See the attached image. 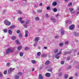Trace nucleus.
<instances>
[{"instance_id": "nucleus-58", "label": "nucleus", "mask_w": 79, "mask_h": 79, "mask_svg": "<svg viewBox=\"0 0 79 79\" xmlns=\"http://www.w3.org/2000/svg\"><path fill=\"white\" fill-rule=\"evenodd\" d=\"M69 60V57H68L67 58V60Z\"/></svg>"}, {"instance_id": "nucleus-57", "label": "nucleus", "mask_w": 79, "mask_h": 79, "mask_svg": "<svg viewBox=\"0 0 79 79\" xmlns=\"http://www.w3.org/2000/svg\"><path fill=\"white\" fill-rule=\"evenodd\" d=\"M29 24V21H27L26 22V24Z\"/></svg>"}, {"instance_id": "nucleus-18", "label": "nucleus", "mask_w": 79, "mask_h": 79, "mask_svg": "<svg viewBox=\"0 0 79 79\" xmlns=\"http://www.w3.org/2000/svg\"><path fill=\"white\" fill-rule=\"evenodd\" d=\"M31 63L33 64H35V63H36V61L34 60H31Z\"/></svg>"}, {"instance_id": "nucleus-12", "label": "nucleus", "mask_w": 79, "mask_h": 79, "mask_svg": "<svg viewBox=\"0 0 79 79\" xmlns=\"http://www.w3.org/2000/svg\"><path fill=\"white\" fill-rule=\"evenodd\" d=\"M65 23L66 24H71V21H69V20H66L65 21Z\"/></svg>"}, {"instance_id": "nucleus-47", "label": "nucleus", "mask_w": 79, "mask_h": 79, "mask_svg": "<svg viewBox=\"0 0 79 79\" xmlns=\"http://www.w3.org/2000/svg\"><path fill=\"white\" fill-rule=\"evenodd\" d=\"M19 32H20V31L19 30H18L17 31V34H19Z\"/></svg>"}, {"instance_id": "nucleus-20", "label": "nucleus", "mask_w": 79, "mask_h": 79, "mask_svg": "<svg viewBox=\"0 0 79 79\" xmlns=\"http://www.w3.org/2000/svg\"><path fill=\"white\" fill-rule=\"evenodd\" d=\"M14 27H15V25L11 26L10 27V29H12V28H14Z\"/></svg>"}, {"instance_id": "nucleus-62", "label": "nucleus", "mask_w": 79, "mask_h": 79, "mask_svg": "<svg viewBox=\"0 0 79 79\" xmlns=\"http://www.w3.org/2000/svg\"><path fill=\"white\" fill-rule=\"evenodd\" d=\"M75 75H76L77 76V73H75Z\"/></svg>"}, {"instance_id": "nucleus-56", "label": "nucleus", "mask_w": 79, "mask_h": 79, "mask_svg": "<svg viewBox=\"0 0 79 79\" xmlns=\"http://www.w3.org/2000/svg\"><path fill=\"white\" fill-rule=\"evenodd\" d=\"M71 66H69V69H71Z\"/></svg>"}, {"instance_id": "nucleus-25", "label": "nucleus", "mask_w": 79, "mask_h": 79, "mask_svg": "<svg viewBox=\"0 0 79 79\" xmlns=\"http://www.w3.org/2000/svg\"><path fill=\"white\" fill-rule=\"evenodd\" d=\"M45 16L46 18H49V16L48 15V14H46L45 15Z\"/></svg>"}, {"instance_id": "nucleus-6", "label": "nucleus", "mask_w": 79, "mask_h": 79, "mask_svg": "<svg viewBox=\"0 0 79 79\" xmlns=\"http://www.w3.org/2000/svg\"><path fill=\"white\" fill-rule=\"evenodd\" d=\"M74 28V25H72L70 26L69 27V29L70 30H72V29H73Z\"/></svg>"}, {"instance_id": "nucleus-59", "label": "nucleus", "mask_w": 79, "mask_h": 79, "mask_svg": "<svg viewBox=\"0 0 79 79\" xmlns=\"http://www.w3.org/2000/svg\"><path fill=\"white\" fill-rule=\"evenodd\" d=\"M69 79H73V77H71L70 78H69Z\"/></svg>"}, {"instance_id": "nucleus-27", "label": "nucleus", "mask_w": 79, "mask_h": 79, "mask_svg": "<svg viewBox=\"0 0 79 79\" xmlns=\"http://www.w3.org/2000/svg\"><path fill=\"white\" fill-rule=\"evenodd\" d=\"M42 11V10H37V12L38 13H41Z\"/></svg>"}, {"instance_id": "nucleus-37", "label": "nucleus", "mask_w": 79, "mask_h": 79, "mask_svg": "<svg viewBox=\"0 0 79 79\" xmlns=\"http://www.w3.org/2000/svg\"><path fill=\"white\" fill-rule=\"evenodd\" d=\"M48 71H50V72H52V69H49L48 70Z\"/></svg>"}, {"instance_id": "nucleus-28", "label": "nucleus", "mask_w": 79, "mask_h": 79, "mask_svg": "<svg viewBox=\"0 0 79 79\" xmlns=\"http://www.w3.org/2000/svg\"><path fill=\"white\" fill-rule=\"evenodd\" d=\"M72 5V3L70 2L68 4V6H71Z\"/></svg>"}, {"instance_id": "nucleus-53", "label": "nucleus", "mask_w": 79, "mask_h": 79, "mask_svg": "<svg viewBox=\"0 0 79 79\" xmlns=\"http://www.w3.org/2000/svg\"><path fill=\"white\" fill-rule=\"evenodd\" d=\"M42 5V3H41L39 4V6H41Z\"/></svg>"}, {"instance_id": "nucleus-45", "label": "nucleus", "mask_w": 79, "mask_h": 79, "mask_svg": "<svg viewBox=\"0 0 79 79\" xmlns=\"http://www.w3.org/2000/svg\"><path fill=\"white\" fill-rule=\"evenodd\" d=\"M64 34V31H61V35H63Z\"/></svg>"}, {"instance_id": "nucleus-43", "label": "nucleus", "mask_w": 79, "mask_h": 79, "mask_svg": "<svg viewBox=\"0 0 79 79\" xmlns=\"http://www.w3.org/2000/svg\"><path fill=\"white\" fill-rule=\"evenodd\" d=\"M63 45V43H61L59 45L60 47H61Z\"/></svg>"}, {"instance_id": "nucleus-64", "label": "nucleus", "mask_w": 79, "mask_h": 79, "mask_svg": "<svg viewBox=\"0 0 79 79\" xmlns=\"http://www.w3.org/2000/svg\"><path fill=\"white\" fill-rule=\"evenodd\" d=\"M77 10H79V7H78Z\"/></svg>"}, {"instance_id": "nucleus-19", "label": "nucleus", "mask_w": 79, "mask_h": 79, "mask_svg": "<svg viewBox=\"0 0 79 79\" xmlns=\"http://www.w3.org/2000/svg\"><path fill=\"white\" fill-rule=\"evenodd\" d=\"M49 63H50V61H46L45 63V64L46 65H48V64H49Z\"/></svg>"}, {"instance_id": "nucleus-16", "label": "nucleus", "mask_w": 79, "mask_h": 79, "mask_svg": "<svg viewBox=\"0 0 79 79\" xmlns=\"http://www.w3.org/2000/svg\"><path fill=\"white\" fill-rule=\"evenodd\" d=\"M8 32L9 34H10V35H12V31H11V30H9L8 31Z\"/></svg>"}, {"instance_id": "nucleus-42", "label": "nucleus", "mask_w": 79, "mask_h": 79, "mask_svg": "<svg viewBox=\"0 0 79 79\" xmlns=\"http://www.w3.org/2000/svg\"><path fill=\"white\" fill-rule=\"evenodd\" d=\"M68 75H65V78H68Z\"/></svg>"}, {"instance_id": "nucleus-61", "label": "nucleus", "mask_w": 79, "mask_h": 79, "mask_svg": "<svg viewBox=\"0 0 79 79\" xmlns=\"http://www.w3.org/2000/svg\"><path fill=\"white\" fill-rule=\"evenodd\" d=\"M11 2H13L14 1V0H9Z\"/></svg>"}, {"instance_id": "nucleus-51", "label": "nucleus", "mask_w": 79, "mask_h": 79, "mask_svg": "<svg viewBox=\"0 0 79 79\" xmlns=\"http://www.w3.org/2000/svg\"><path fill=\"white\" fill-rule=\"evenodd\" d=\"M68 44V41H66L65 43V44H66V45H67V44Z\"/></svg>"}, {"instance_id": "nucleus-4", "label": "nucleus", "mask_w": 79, "mask_h": 79, "mask_svg": "<svg viewBox=\"0 0 79 79\" xmlns=\"http://www.w3.org/2000/svg\"><path fill=\"white\" fill-rule=\"evenodd\" d=\"M61 52H60L59 53H57V54H56L55 55V57L56 58H57V59H58V58H60V56L59 55L61 54Z\"/></svg>"}, {"instance_id": "nucleus-23", "label": "nucleus", "mask_w": 79, "mask_h": 79, "mask_svg": "<svg viewBox=\"0 0 79 79\" xmlns=\"http://www.w3.org/2000/svg\"><path fill=\"white\" fill-rule=\"evenodd\" d=\"M56 4H57V3L56 2H54L53 3V5L54 6H56Z\"/></svg>"}, {"instance_id": "nucleus-13", "label": "nucleus", "mask_w": 79, "mask_h": 79, "mask_svg": "<svg viewBox=\"0 0 79 79\" xmlns=\"http://www.w3.org/2000/svg\"><path fill=\"white\" fill-rule=\"evenodd\" d=\"M46 56H47V55L45 54H43L41 55V57L43 58L46 57Z\"/></svg>"}, {"instance_id": "nucleus-21", "label": "nucleus", "mask_w": 79, "mask_h": 79, "mask_svg": "<svg viewBox=\"0 0 79 79\" xmlns=\"http://www.w3.org/2000/svg\"><path fill=\"white\" fill-rule=\"evenodd\" d=\"M40 54H41V52H39L37 53V56H40Z\"/></svg>"}, {"instance_id": "nucleus-2", "label": "nucleus", "mask_w": 79, "mask_h": 79, "mask_svg": "<svg viewBox=\"0 0 79 79\" xmlns=\"http://www.w3.org/2000/svg\"><path fill=\"white\" fill-rule=\"evenodd\" d=\"M22 73L19 72L18 73V75H15L14 77L15 79H18L19 78V76H21L22 75Z\"/></svg>"}, {"instance_id": "nucleus-31", "label": "nucleus", "mask_w": 79, "mask_h": 79, "mask_svg": "<svg viewBox=\"0 0 79 79\" xmlns=\"http://www.w3.org/2000/svg\"><path fill=\"white\" fill-rule=\"evenodd\" d=\"M39 19V17H37L35 18V21H38Z\"/></svg>"}, {"instance_id": "nucleus-44", "label": "nucleus", "mask_w": 79, "mask_h": 79, "mask_svg": "<svg viewBox=\"0 0 79 79\" xmlns=\"http://www.w3.org/2000/svg\"><path fill=\"white\" fill-rule=\"evenodd\" d=\"M64 63V61H61V64H63Z\"/></svg>"}, {"instance_id": "nucleus-48", "label": "nucleus", "mask_w": 79, "mask_h": 79, "mask_svg": "<svg viewBox=\"0 0 79 79\" xmlns=\"http://www.w3.org/2000/svg\"><path fill=\"white\" fill-rule=\"evenodd\" d=\"M9 65H10V63H9V62L7 63L6 64V66H9Z\"/></svg>"}, {"instance_id": "nucleus-30", "label": "nucleus", "mask_w": 79, "mask_h": 79, "mask_svg": "<svg viewBox=\"0 0 79 79\" xmlns=\"http://www.w3.org/2000/svg\"><path fill=\"white\" fill-rule=\"evenodd\" d=\"M15 41L17 44H20V43H19V41H18V40H16Z\"/></svg>"}, {"instance_id": "nucleus-22", "label": "nucleus", "mask_w": 79, "mask_h": 79, "mask_svg": "<svg viewBox=\"0 0 79 79\" xmlns=\"http://www.w3.org/2000/svg\"><path fill=\"white\" fill-rule=\"evenodd\" d=\"M25 50H29L30 48L28 47H26L25 48Z\"/></svg>"}, {"instance_id": "nucleus-50", "label": "nucleus", "mask_w": 79, "mask_h": 79, "mask_svg": "<svg viewBox=\"0 0 79 79\" xmlns=\"http://www.w3.org/2000/svg\"><path fill=\"white\" fill-rule=\"evenodd\" d=\"M59 76H61V75H62V73H60L59 74Z\"/></svg>"}, {"instance_id": "nucleus-26", "label": "nucleus", "mask_w": 79, "mask_h": 79, "mask_svg": "<svg viewBox=\"0 0 79 79\" xmlns=\"http://www.w3.org/2000/svg\"><path fill=\"white\" fill-rule=\"evenodd\" d=\"M58 49H56V50L54 51V52L55 53H57L58 52Z\"/></svg>"}, {"instance_id": "nucleus-55", "label": "nucleus", "mask_w": 79, "mask_h": 79, "mask_svg": "<svg viewBox=\"0 0 79 79\" xmlns=\"http://www.w3.org/2000/svg\"><path fill=\"white\" fill-rule=\"evenodd\" d=\"M44 49H47V47H44Z\"/></svg>"}, {"instance_id": "nucleus-24", "label": "nucleus", "mask_w": 79, "mask_h": 79, "mask_svg": "<svg viewBox=\"0 0 79 79\" xmlns=\"http://www.w3.org/2000/svg\"><path fill=\"white\" fill-rule=\"evenodd\" d=\"M53 11L54 12H56V11H58V9L56 8H55L53 9Z\"/></svg>"}, {"instance_id": "nucleus-39", "label": "nucleus", "mask_w": 79, "mask_h": 79, "mask_svg": "<svg viewBox=\"0 0 79 79\" xmlns=\"http://www.w3.org/2000/svg\"><path fill=\"white\" fill-rule=\"evenodd\" d=\"M37 42H36L33 45L34 47H35V46L36 45H37Z\"/></svg>"}, {"instance_id": "nucleus-63", "label": "nucleus", "mask_w": 79, "mask_h": 79, "mask_svg": "<svg viewBox=\"0 0 79 79\" xmlns=\"http://www.w3.org/2000/svg\"><path fill=\"white\" fill-rule=\"evenodd\" d=\"M69 0H64L65 2H67V1H68Z\"/></svg>"}, {"instance_id": "nucleus-14", "label": "nucleus", "mask_w": 79, "mask_h": 79, "mask_svg": "<svg viewBox=\"0 0 79 79\" xmlns=\"http://www.w3.org/2000/svg\"><path fill=\"white\" fill-rule=\"evenodd\" d=\"M51 20H52V21L53 23H55V19L53 18L52 17L51 18Z\"/></svg>"}, {"instance_id": "nucleus-1", "label": "nucleus", "mask_w": 79, "mask_h": 79, "mask_svg": "<svg viewBox=\"0 0 79 79\" xmlns=\"http://www.w3.org/2000/svg\"><path fill=\"white\" fill-rule=\"evenodd\" d=\"M15 48H10L7 50L6 54H8L9 53H12L14 51Z\"/></svg>"}, {"instance_id": "nucleus-33", "label": "nucleus", "mask_w": 79, "mask_h": 79, "mask_svg": "<svg viewBox=\"0 0 79 79\" xmlns=\"http://www.w3.org/2000/svg\"><path fill=\"white\" fill-rule=\"evenodd\" d=\"M3 31L4 32H5V33L7 32V29H4L3 30Z\"/></svg>"}, {"instance_id": "nucleus-41", "label": "nucleus", "mask_w": 79, "mask_h": 79, "mask_svg": "<svg viewBox=\"0 0 79 79\" xmlns=\"http://www.w3.org/2000/svg\"><path fill=\"white\" fill-rule=\"evenodd\" d=\"M3 75H2V73L0 72V77H2Z\"/></svg>"}, {"instance_id": "nucleus-49", "label": "nucleus", "mask_w": 79, "mask_h": 79, "mask_svg": "<svg viewBox=\"0 0 79 79\" xmlns=\"http://www.w3.org/2000/svg\"><path fill=\"white\" fill-rule=\"evenodd\" d=\"M60 16V15H59V14H56V17H58V16Z\"/></svg>"}, {"instance_id": "nucleus-38", "label": "nucleus", "mask_w": 79, "mask_h": 79, "mask_svg": "<svg viewBox=\"0 0 79 79\" xmlns=\"http://www.w3.org/2000/svg\"><path fill=\"white\" fill-rule=\"evenodd\" d=\"M18 13V14H22V12H21L20 10H19Z\"/></svg>"}, {"instance_id": "nucleus-54", "label": "nucleus", "mask_w": 79, "mask_h": 79, "mask_svg": "<svg viewBox=\"0 0 79 79\" xmlns=\"http://www.w3.org/2000/svg\"><path fill=\"white\" fill-rule=\"evenodd\" d=\"M55 39H57V38H58V36H55Z\"/></svg>"}, {"instance_id": "nucleus-34", "label": "nucleus", "mask_w": 79, "mask_h": 79, "mask_svg": "<svg viewBox=\"0 0 79 79\" xmlns=\"http://www.w3.org/2000/svg\"><path fill=\"white\" fill-rule=\"evenodd\" d=\"M20 56H23V52H20Z\"/></svg>"}, {"instance_id": "nucleus-52", "label": "nucleus", "mask_w": 79, "mask_h": 79, "mask_svg": "<svg viewBox=\"0 0 79 79\" xmlns=\"http://www.w3.org/2000/svg\"><path fill=\"white\" fill-rule=\"evenodd\" d=\"M27 36H28V35H27V34H25V37H27Z\"/></svg>"}, {"instance_id": "nucleus-60", "label": "nucleus", "mask_w": 79, "mask_h": 79, "mask_svg": "<svg viewBox=\"0 0 79 79\" xmlns=\"http://www.w3.org/2000/svg\"><path fill=\"white\" fill-rule=\"evenodd\" d=\"M32 71H34V69H32Z\"/></svg>"}, {"instance_id": "nucleus-36", "label": "nucleus", "mask_w": 79, "mask_h": 79, "mask_svg": "<svg viewBox=\"0 0 79 79\" xmlns=\"http://www.w3.org/2000/svg\"><path fill=\"white\" fill-rule=\"evenodd\" d=\"M23 26L25 28H27V24H26V23Z\"/></svg>"}, {"instance_id": "nucleus-3", "label": "nucleus", "mask_w": 79, "mask_h": 79, "mask_svg": "<svg viewBox=\"0 0 79 79\" xmlns=\"http://www.w3.org/2000/svg\"><path fill=\"white\" fill-rule=\"evenodd\" d=\"M4 23L6 26H10L11 24V23L7 20H6L4 21Z\"/></svg>"}, {"instance_id": "nucleus-32", "label": "nucleus", "mask_w": 79, "mask_h": 79, "mask_svg": "<svg viewBox=\"0 0 79 79\" xmlns=\"http://www.w3.org/2000/svg\"><path fill=\"white\" fill-rule=\"evenodd\" d=\"M20 22V23L23 24V23H25V21L24 20H21Z\"/></svg>"}, {"instance_id": "nucleus-7", "label": "nucleus", "mask_w": 79, "mask_h": 79, "mask_svg": "<svg viewBox=\"0 0 79 79\" xmlns=\"http://www.w3.org/2000/svg\"><path fill=\"white\" fill-rule=\"evenodd\" d=\"M39 37H36L35 39V42H38V41L39 40Z\"/></svg>"}, {"instance_id": "nucleus-35", "label": "nucleus", "mask_w": 79, "mask_h": 79, "mask_svg": "<svg viewBox=\"0 0 79 79\" xmlns=\"http://www.w3.org/2000/svg\"><path fill=\"white\" fill-rule=\"evenodd\" d=\"M46 9L47 10H50V7L49 6H48L47 7Z\"/></svg>"}, {"instance_id": "nucleus-40", "label": "nucleus", "mask_w": 79, "mask_h": 79, "mask_svg": "<svg viewBox=\"0 0 79 79\" xmlns=\"http://www.w3.org/2000/svg\"><path fill=\"white\" fill-rule=\"evenodd\" d=\"M7 73V71L6 70H5L4 72L3 73L4 74H6Z\"/></svg>"}, {"instance_id": "nucleus-8", "label": "nucleus", "mask_w": 79, "mask_h": 79, "mask_svg": "<svg viewBox=\"0 0 79 79\" xmlns=\"http://www.w3.org/2000/svg\"><path fill=\"white\" fill-rule=\"evenodd\" d=\"M51 74L50 73H46L45 74V75L46 77H50Z\"/></svg>"}, {"instance_id": "nucleus-46", "label": "nucleus", "mask_w": 79, "mask_h": 79, "mask_svg": "<svg viewBox=\"0 0 79 79\" xmlns=\"http://www.w3.org/2000/svg\"><path fill=\"white\" fill-rule=\"evenodd\" d=\"M25 33L26 34H28V31H27V30H26L25 31Z\"/></svg>"}, {"instance_id": "nucleus-15", "label": "nucleus", "mask_w": 79, "mask_h": 79, "mask_svg": "<svg viewBox=\"0 0 79 79\" xmlns=\"http://www.w3.org/2000/svg\"><path fill=\"white\" fill-rule=\"evenodd\" d=\"M23 19V17H19L18 19V20L20 22L22 21V20Z\"/></svg>"}, {"instance_id": "nucleus-10", "label": "nucleus", "mask_w": 79, "mask_h": 79, "mask_svg": "<svg viewBox=\"0 0 79 79\" xmlns=\"http://www.w3.org/2000/svg\"><path fill=\"white\" fill-rule=\"evenodd\" d=\"M39 79H44V77L42 76V75L41 74H39Z\"/></svg>"}, {"instance_id": "nucleus-11", "label": "nucleus", "mask_w": 79, "mask_h": 79, "mask_svg": "<svg viewBox=\"0 0 79 79\" xmlns=\"http://www.w3.org/2000/svg\"><path fill=\"white\" fill-rule=\"evenodd\" d=\"M21 48H22V46H18L17 48V50H21Z\"/></svg>"}, {"instance_id": "nucleus-5", "label": "nucleus", "mask_w": 79, "mask_h": 79, "mask_svg": "<svg viewBox=\"0 0 79 79\" xmlns=\"http://www.w3.org/2000/svg\"><path fill=\"white\" fill-rule=\"evenodd\" d=\"M14 69H15V68L12 69L11 68H10L8 71V73H10L12 71H13Z\"/></svg>"}, {"instance_id": "nucleus-17", "label": "nucleus", "mask_w": 79, "mask_h": 79, "mask_svg": "<svg viewBox=\"0 0 79 79\" xmlns=\"http://www.w3.org/2000/svg\"><path fill=\"white\" fill-rule=\"evenodd\" d=\"M16 37L15 36H14L12 37L11 39L12 40H15V39H16Z\"/></svg>"}, {"instance_id": "nucleus-9", "label": "nucleus", "mask_w": 79, "mask_h": 79, "mask_svg": "<svg viewBox=\"0 0 79 79\" xmlns=\"http://www.w3.org/2000/svg\"><path fill=\"white\" fill-rule=\"evenodd\" d=\"M73 10L74 9L72 8H70L69 9V10H70V12L71 13H74V11H73Z\"/></svg>"}, {"instance_id": "nucleus-29", "label": "nucleus", "mask_w": 79, "mask_h": 79, "mask_svg": "<svg viewBox=\"0 0 79 79\" xmlns=\"http://www.w3.org/2000/svg\"><path fill=\"white\" fill-rule=\"evenodd\" d=\"M19 37L20 38H22L23 36H22V34L21 33H20L19 35Z\"/></svg>"}]
</instances>
